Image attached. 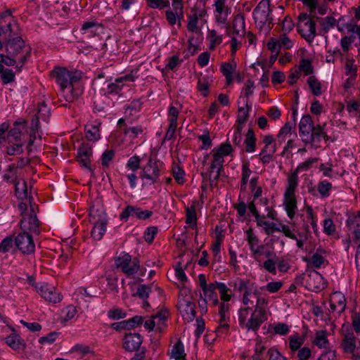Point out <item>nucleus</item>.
Wrapping results in <instances>:
<instances>
[{
  "instance_id": "obj_33",
  "label": "nucleus",
  "mask_w": 360,
  "mask_h": 360,
  "mask_svg": "<svg viewBox=\"0 0 360 360\" xmlns=\"http://www.w3.org/2000/svg\"><path fill=\"white\" fill-rule=\"evenodd\" d=\"M248 210H250V212H251V214L254 216V217L255 219V221L257 223V225L258 226L262 227L264 231V233L266 235H269L270 222L266 221L265 219L266 217V216L264 214L261 215L259 214V212L257 210V208L256 207L254 202H250L248 204Z\"/></svg>"
},
{
  "instance_id": "obj_47",
  "label": "nucleus",
  "mask_w": 360,
  "mask_h": 360,
  "mask_svg": "<svg viewBox=\"0 0 360 360\" xmlns=\"http://www.w3.org/2000/svg\"><path fill=\"white\" fill-rule=\"evenodd\" d=\"M15 195L18 198L24 200L28 197L27 185L25 180L20 178L15 182Z\"/></svg>"
},
{
  "instance_id": "obj_63",
  "label": "nucleus",
  "mask_w": 360,
  "mask_h": 360,
  "mask_svg": "<svg viewBox=\"0 0 360 360\" xmlns=\"http://www.w3.org/2000/svg\"><path fill=\"white\" fill-rule=\"evenodd\" d=\"M155 322V328L157 330L161 331L165 326L167 317L164 314H157L153 316Z\"/></svg>"
},
{
  "instance_id": "obj_51",
  "label": "nucleus",
  "mask_w": 360,
  "mask_h": 360,
  "mask_svg": "<svg viewBox=\"0 0 360 360\" xmlns=\"http://www.w3.org/2000/svg\"><path fill=\"white\" fill-rule=\"evenodd\" d=\"M307 84L313 95L319 96L322 94V84L314 76H310L307 79Z\"/></svg>"
},
{
  "instance_id": "obj_6",
  "label": "nucleus",
  "mask_w": 360,
  "mask_h": 360,
  "mask_svg": "<svg viewBox=\"0 0 360 360\" xmlns=\"http://www.w3.org/2000/svg\"><path fill=\"white\" fill-rule=\"evenodd\" d=\"M177 309L182 318L189 322L195 316V304L191 290L188 287H181L179 290Z\"/></svg>"
},
{
  "instance_id": "obj_54",
  "label": "nucleus",
  "mask_w": 360,
  "mask_h": 360,
  "mask_svg": "<svg viewBox=\"0 0 360 360\" xmlns=\"http://www.w3.org/2000/svg\"><path fill=\"white\" fill-rule=\"evenodd\" d=\"M245 150L248 153H252L256 148V138L252 130L250 129L245 139Z\"/></svg>"
},
{
  "instance_id": "obj_23",
  "label": "nucleus",
  "mask_w": 360,
  "mask_h": 360,
  "mask_svg": "<svg viewBox=\"0 0 360 360\" xmlns=\"http://www.w3.org/2000/svg\"><path fill=\"white\" fill-rule=\"evenodd\" d=\"M328 252L322 248H319L312 254V255L307 259L308 264L314 268L325 267L328 264L327 257Z\"/></svg>"
},
{
  "instance_id": "obj_15",
  "label": "nucleus",
  "mask_w": 360,
  "mask_h": 360,
  "mask_svg": "<svg viewBox=\"0 0 360 360\" xmlns=\"http://www.w3.org/2000/svg\"><path fill=\"white\" fill-rule=\"evenodd\" d=\"M181 110V106L177 103H172L168 109L167 120L169 127L165 134V139H172L178 126L177 120Z\"/></svg>"
},
{
  "instance_id": "obj_20",
  "label": "nucleus",
  "mask_w": 360,
  "mask_h": 360,
  "mask_svg": "<svg viewBox=\"0 0 360 360\" xmlns=\"http://www.w3.org/2000/svg\"><path fill=\"white\" fill-rule=\"evenodd\" d=\"M15 244L23 254H32L35 249L32 237L25 232L20 233L15 237Z\"/></svg>"
},
{
  "instance_id": "obj_4",
  "label": "nucleus",
  "mask_w": 360,
  "mask_h": 360,
  "mask_svg": "<svg viewBox=\"0 0 360 360\" xmlns=\"http://www.w3.org/2000/svg\"><path fill=\"white\" fill-rule=\"evenodd\" d=\"M326 127V124L314 127L310 115L303 116L299 124L300 136L305 143H310L314 148H317L320 147L319 143L321 138L326 141L331 139L328 134Z\"/></svg>"
},
{
  "instance_id": "obj_46",
  "label": "nucleus",
  "mask_w": 360,
  "mask_h": 360,
  "mask_svg": "<svg viewBox=\"0 0 360 360\" xmlns=\"http://www.w3.org/2000/svg\"><path fill=\"white\" fill-rule=\"evenodd\" d=\"M141 108V103L138 100L133 101L126 108L124 119L127 120L128 122H131L134 120V117L140 111Z\"/></svg>"
},
{
  "instance_id": "obj_7",
  "label": "nucleus",
  "mask_w": 360,
  "mask_h": 360,
  "mask_svg": "<svg viewBox=\"0 0 360 360\" xmlns=\"http://www.w3.org/2000/svg\"><path fill=\"white\" fill-rule=\"evenodd\" d=\"M89 221L94 225L91 236L96 240H100L105 231L108 219L105 211L102 205H94L89 211Z\"/></svg>"
},
{
  "instance_id": "obj_14",
  "label": "nucleus",
  "mask_w": 360,
  "mask_h": 360,
  "mask_svg": "<svg viewBox=\"0 0 360 360\" xmlns=\"http://www.w3.org/2000/svg\"><path fill=\"white\" fill-rule=\"evenodd\" d=\"M293 45V40L286 33H283L278 38H271L267 43V48L277 56L281 49H290Z\"/></svg>"
},
{
  "instance_id": "obj_27",
  "label": "nucleus",
  "mask_w": 360,
  "mask_h": 360,
  "mask_svg": "<svg viewBox=\"0 0 360 360\" xmlns=\"http://www.w3.org/2000/svg\"><path fill=\"white\" fill-rule=\"evenodd\" d=\"M92 156V148L88 144L82 145L77 151V160L80 165L91 172V157Z\"/></svg>"
},
{
  "instance_id": "obj_39",
  "label": "nucleus",
  "mask_w": 360,
  "mask_h": 360,
  "mask_svg": "<svg viewBox=\"0 0 360 360\" xmlns=\"http://www.w3.org/2000/svg\"><path fill=\"white\" fill-rule=\"evenodd\" d=\"M244 106H241L238 108V114L237 117V125L241 126L243 128L244 124L247 122L249 111L251 109L252 105L249 104V101L245 100L243 101Z\"/></svg>"
},
{
  "instance_id": "obj_1",
  "label": "nucleus",
  "mask_w": 360,
  "mask_h": 360,
  "mask_svg": "<svg viewBox=\"0 0 360 360\" xmlns=\"http://www.w3.org/2000/svg\"><path fill=\"white\" fill-rule=\"evenodd\" d=\"M229 285L243 292L242 303L244 307L238 311L240 326L248 330H257L268 319L269 300L260 295L257 285L250 279L238 277L229 281Z\"/></svg>"
},
{
  "instance_id": "obj_36",
  "label": "nucleus",
  "mask_w": 360,
  "mask_h": 360,
  "mask_svg": "<svg viewBox=\"0 0 360 360\" xmlns=\"http://www.w3.org/2000/svg\"><path fill=\"white\" fill-rule=\"evenodd\" d=\"M312 342L319 349H328L330 347V342L328 340V333L323 330H317L315 333Z\"/></svg>"
},
{
  "instance_id": "obj_3",
  "label": "nucleus",
  "mask_w": 360,
  "mask_h": 360,
  "mask_svg": "<svg viewBox=\"0 0 360 360\" xmlns=\"http://www.w3.org/2000/svg\"><path fill=\"white\" fill-rule=\"evenodd\" d=\"M51 76L60 86L63 97L67 101L72 102L80 94L79 89L75 84L80 80L82 72L70 71L65 68H55L51 72Z\"/></svg>"
},
{
  "instance_id": "obj_64",
  "label": "nucleus",
  "mask_w": 360,
  "mask_h": 360,
  "mask_svg": "<svg viewBox=\"0 0 360 360\" xmlns=\"http://www.w3.org/2000/svg\"><path fill=\"white\" fill-rule=\"evenodd\" d=\"M347 224L349 226V231L353 234L354 239L358 240L360 239V224L355 223V221H352L348 220Z\"/></svg>"
},
{
  "instance_id": "obj_53",
  "label": "nucleus",
  "mask_w": 360,
  "mask_h": 360,
  "mask_svg": "<svg viewBox=\"0 0 360 360\" xmlns=\"http://www.w3.org/2000/svg\"><path fill=\"white\" fill-rule=\"evenodd\" d=\"M8 146L6 149V153L8 155H20L23 152L22 142H18L12 141V139L8 140Z\"/></svg>"
},
{
  "instance_id": "obj_34",
  "label": "nucleus",
  "mask_w": 360,
  "mask_h": 360,
  "mask_svg": "<svg viewBox=\"0 0 360 360\" xmlns=\"http://www.w3.org/2000/svg\"><path fill=\"white\" fill-rule=\"evenodd\" d=\"M308 285L311 290L319 291L327 287V282L324 278L317 271L309 275Z\"/></svg>"
},
{
  "instance_id": "obj_18",
  "label": "nucleus",
  "mask_w": 360,
  "mask_h": 360,
  "mask_svg": "<svg viewBox=\"0 0 360 360\" xmlns=\"http://www.w3.org/2000/svg\"><path fill=\"white\" fill-rule=\"evenodd\" d=\"M20 226L24 231H29L34 233L39 232V221L37 219L34 207L31 203L30 212H22Z\"/></svg>"
},
{
  "instance_id": "obj_8",
  "label": "nucleus",
  "mask_w": 360,
  "mask_h": 360,
  "mask_svg": "<svg viewBox=\"0 0 360 360\" xmlns=\"http://www.w3.org/2000/svg\"><path fill=\"white\" fill-rule=\"evenodd\" d=\"M269 0H262L253 12L255 24L260 32L264 34L269 33L271 30V19Z\"/></svg>"
},
{
  "instance_id": "obj_31",
  "label": "nucleus",
  "mask_w": 360,
  "mask_h": 360,
  "mask_svg": "<svg viewBox=\"0 0 360 360\" xmlns=\"http://www.w3.org/2000/svg\"><path fill=\"white\" fill-rule=\"evenodd\" d=\"M207 12L204 9L195 10L188 17L187 28L189 32H198L200 28L198 26L199 22H205L203 19Z\"/></svg>"
},
{
  "instance_id": "obj_21",
  "label": "nucleus",
  "mask_w": 360,
  "mask_h": 360,
  "mask_svg": "<svg viewBox=\"0 0 360 360\" xmlns=\"http://www.w3.org/2000/svg\"><path fill=\"white\" fill-rule=\"evenodd\" d=\"M246 240L248 241L250 250H251L252 255L254 259L258 260L259 258L263 255L264 247L262 245H259V239L254 233L252 229H249L245 232Z\"/></svg>"
},
{
  "instance_id": "obj_24",
  "label": "nucleus",
  "mask_w": 360,
  "mask_h": 360,
  "mask_svg": "<svg viewBox=\"0 0 360 360\" xmlns=\"http://www.w3.org/2000/svg\"><path fill=\"white\" fill-rule=\"evenodd\" d=\"M153 212L149 210H143L140 207L129 205L120 214V219L127 220L129 217H134L139 219H146L150 217Z\"/></svg>"
},
{
  "instance_id": "obj_58",
  "label": "nucleus",
  "mask_w": 360,
  "mask_h": 360,
  "mask_svg": "<svg viewBox=\"0 0 360 360\" xmlns=\"http://www.w3.org/2000/svg\"><path fill=\"white\" fill-rule=\"evenodd\" d=\"M101 27V25L95 21H88L82 25V30L84 33H89V35L92 36Z\"/></svg>"
},
{
  "instance_id": "obj_5",
  "label": "nucleus",
  "mask_w": 360,
  "mask_h": 360,
  "mask_svg": "<svg viewBox=\"0 0 360 360\" xmlns=\"http://www.w3.org/2000/svg\"><path fill=\"white\" fill-rule=\"evenodd\" d=\"M233 149L231 145L228 143H221L219 147L213 148L210 153L212 157L210 178L217 179L219 177L220 172L223 169L224 158L229 156L233 153Z\"/></svg>"
},
{
  "instance_id": "obj_42",
  "label": "nucleus",
  "mask_w": 360,
  "mask_h": 360,
  "mask_svg": "<svg viewBox=\"0 0 360 360\" xmlns=\"http://www.w3.org/2000/svg\"><path fill=\"white\" fill-rule=\"evenodd\" d=\"M127 120L121 118L118 120V125L120 129L127 135H129L131 138L136 137L139 134L143 132V129L141 126L135 127H124L123 124L125 123Z\"/></svg>"
},
{
  "instance_id": "obj_30",
  "label": "nucleus",
  "mask_w": 360,
  "mask_h": 360,
  "mask_svg": "<svg viewBox=\"0 0 360 360\" xmlns=\"http://www.w3.org/2000/svg\"><path fill=\"white\" fill-rule=\"evenodd\" d=\"M142 342L143 337L140 334H126L123 338V347L129 352L138 351Z\"/></svg>"
},
{
  "instance_id": "obj_17",
  "label": "nucleus",
  "mask_w": 360,
  "mask_h": 360,
  "mask_svg": "<svg viewBox=\"0 0 360 360\" xmlns=\"http://www.w3.org/2000/svg\"><path fill=\"white\" fill-rule=\"evenodd\" d=\"M296 137V134L293 131L292 124L288 122L281 129L277 135L276 141L278 144L281 145L282 143L287 142L284 147V150H287L292 148L293 146V141Z\"/></svg>"
},
{
  "instance_id": "obj_32",
  "label": "nucleus",
  "mask_w": 360,
  "mask_h": 360,
  "mask_svg": "<svg viewBox=\"0 0 360 360\" xmlns=\"http://www.w3.org/2000/svg\"><path fill=\"white\" fill-rule=\"evenodd\" d=\"M330 307L332 312L340 314L346 308V298L340 292L332 293L330 298Z\"/></svg>"
},
{
  "instance_id": "obj_45",
  "label": "nucleus",
  "mask_w": 360,
  "mask_h": 360,
  "mask_svg": "<svg viewBox=\"0 0 360 360\" xmlns=\"http://www.w3.org/2000/svg\"><path fill=\"white\" fill-rule=\"evenodd\" d=\"M6 344L15 350H22L25 348L26 344L23 339L18 335H11L6 338Z\"/></svg>"
},
{
  "instance_id": "obj_10",
  "label": "nucleus",
  "mask_w": 360,
  "mask_h": 360,
  "mask_svg": "<svg viewBox=\"0 0 360 360\" xmlns=\"http://www.w3.org/2000/svg\"><path fill=\"white\" fill-rule=\"evenodd\" d=\"M6 52L16 59L18 63L20 64L19 70H20L30 56L31 48L26 45L22 39L16 38L8 44Z\"/></svg>"
},
{
  "instance_id": "obj_56",
  "label": "nucleus",
  "mask_w": 360,
  "mask_h": 360,
  "mask_svg": "<svg viewBox=\"0 0 360 360\" xmlns=\"http://www.w3.org/2000/svg\"><path fill=\"white\" fill-rule=\"evenodd\" d=\"M146 5L153 9H165L170 6V0H146Z\"/></svg>"
},
{
  "instance_id": "obj_41",
  "label": "nucleus",
  "mask_w": 360,
  "mask_h": 360,
  "mask_svg": "<svg viewBox=\"0 0 360 360\" xmlns=\"http://www.w3.org/2000/svg\"><path fill=\"white\" fill-rule=\"evenodd\" d=\"M236 69V64L235 63H222L220 66V70L226 77V82L228 85L233 82V73Z\"/></svg>"
},
{
  "instance_id": "obj_62",
  "label": "nucleus",
  "mask_w": 360,
  "mask_h": 360,
  "mask_svg": "<svg viewBox=\"0 0 360 360\" xmlns=\"http://www.w3.org/2000/svg\"><path fill=\"white\" fill-rule=\"evenodd\" d=\"M4 179L9 182L15 184L18 179L17 168L14 165H10L6 173L4 175Z\"/></svg>"
},
{
  "instance_id": "obj_57",
  "label": "nucleus",
  "mask_w": 360,
  "mask_h": 360,
  "mask_svg": "<svg viewBox=\"0 0 360 360\" xmlns=\"http://www.w3.org/2000/svg\"><path fill=\"white\" fill-rule=\"evenodd\" d=\"M254 89V82L250 79L246 81L241 90L240 98H243V101H248L249 96L253 94Z\"/></svg>"
},
{
  "instance_id": "obj_50",
  "label": "nucleus",
  "mask_w": 360,
  "mask_h": 360,
  "mask_svg": "<svg viewBox=\"0 0 360 360\" xmlns=\"http://www.w3.org/2000/svg\"><path fill=\"white\" fill-rule=\"evenodd\" d=\"M289 347L291 352H295L301 349L304 342V338L299 334L291 335L288 338Z\"/></svg>"
},
{
  "instance_id": "obj_12",
  "label": "nucleus",
  "mask_w": 360,
  "mask_h": 360,
  "mask_svg": "<svg viewBox=\"0 0 360 360\" xmlns=\"http://www.w3.org/2000/svg\"><path fill=\"white\" fill-rule=\"evenodd\" d=\"M297 30L308 41H311L316 36V25L313 18L306 14L301 13L298 17Z\"/></svg>"
},
{
  "instance_id": "obj_13",
  "label": "nucleus",
  "mask_w": 360,
  "mask_h": 360,
  "mask_svg": "<svg viewBox=\"0 0 360 360\" xmlns=\"http://www.w3.org/2000/svg\"><path fill=\"white\" fill-rule=\"evenodd\" d=\"M115 265L127 276L134 275L140 269L139 260L136 258L132 259L129 254L124 252L116 259Z\"/></svg>"
},
{
  "instance_id": "obj_48",
  "label": "nucleus",
  "mask_w": 360,
  "mask_h": 360,
  "mask_svg": "<svg viewBox=\"0 0 360 360\" xmlns=\"http://www.w3.org/2000/svg\"><path fill=\"white\" fill-rule=\"evenodd\" d=\"M170 358L175 360H186V353L181 342L179 341L174 344L169 352Z\"/></svg>"
},
{
  "instance_id": "obj_11",
  "label": "nucleus",
  "mask_w": 360,
  "mask_h": 360,
  "mask_svg": "<svg viewBox=\"0 0 360 360\" xmlns=\"http://www.w3.org/2000/svg\"><path fill=\"white\" fill-rule=\"evenodd\" d=\"M233 32L230 34L231 40L229 41L231 56H234L237 51L242 47V41L245 33V19L243 15L236 16L233 23Z\"/></svg>"
},
{
  "instance_id": "obj_2",
  "label": "nucleus",
  "mask_w": 360,
  "mask_h": 360,
  "mask_svg": "<svg viewBox=\"0 0 360 360\" xmlns=\"http://www.w3.org/2000/svg\"><path fill=\"white\" fill-rule=\"evenodd\" d=\"M318 162V158H310L306 161L300 163L296 169L288 176L287 186L285 189L283 199V205L288 217L292 219L297 211V202L295 196V191L298 186V173L308 170L311 165Z\"/></svg>"
},
{
  "instance_id": "obj_43",
  "label": "nucleus",
  "mask_w": 360,
  "mask_h": 360,
  "mask_svg": "<svg viewBox=\"0 0 360 360\" xmlns=\"http://www.w3.org/2000/svg\"><path fill=\"white\" fill-rule=\"evenodd\" d=\"M276 151V146H264L259 153L261 161L264 164H268L273 160L274 155Z\"/></svg>"
},
{
  "instance_id": "obj_16",
  "label": "nucleus",
  "mask_w": 360,
  "mask_h": 360,
  "mask_svg": "<svg viewBox=\"0 0 360 360\" xmlns=\"http://www.w3.org/2000/svg\"><path fill=\"white\" fill-rule=\"evenodd\" d=\"M37 292L46 301L57 303L61 301L60 293L52 285L40 283L36 285Z\"/></svg>"
},
{
  "instance_id": "obj_22",
  "label": "nucleus",
  "mask_w": 360,
  "mask_h": 360,
  "mask_svg": "<svg viewBox=\"0 0 360 360\" xmlns=\"http://www.w3.org/2000/svg\"><path fill=\"white\" fill-rule=\"evenodd\" d=\"M193 267V264L191 259L189 258L186 259V261L184 259L181 260L174 266L175 277L179 281L180 284L182 285L181 287H187L186 283L188 281V278L186 271L188 272L190 270H192Z\"/></svg>"
},
{
  "instance_id": "obj_52",
  "label": "nucleus",
  "mask_w": 360,
  "mask_h": 360,
  "mask_svg": "<svg viewBox=\"0 0 360 360\" xmlns=\"http://www.w3.org/2000/svg\"><path fill=\"white\" fill-rule=\"evenodd\" d=\"M258 178L253 177L250 181V189L252 194V200L251 202H254L255 204V201L262 197V188L261 186L257 185Z\"/></svg>"
},
{
  "instance_id": "obj_29",
  "label": "nucleus",
  "mask_w": 360,
  "mask_h": 360,
  "mask_svg": "<svg viewBox=\"0 0 360 360\" xmlns=\"http://www.w3.org/2000/svg\"><path fill=\"white\" fill-rule=\"evenodd\" d=\"M214 15L216 22L220 25H225L231 13V9L228 7L226 2L214 1Z\"/></svg>"
},
{
  "instance_id": "obj_55",
  "label": "nucleus",
  "mask_w": 360,
  "mask_h": 360,
  "mask_svg": "<svg viewBox=\"0 0 360 360\" xmlns=\"http://www.w3.org/2000/svg\"><path fill=\"white\" fill-rule=\"evenodd\" d=\"M196 209L195 205H192L191 206L186 208V223L189 224L191 227L193 228L196 226Z\"/></svg>"
},
{
  "instance_id": "obj_37",
  "label": "nucleus",
  "mask_w": 360,
  "mask_h": 360,
  "mask_svg": "<svg viewBox=\"0 0 360 360\" xmlns=\"http://www.w3.org/2000/svg\"><path fill=\"white\" fill-rule=\"evenodd\" d=\"M208 47L210 51H214L223 41V35L219 34L215 30H208L207 34Z\"/></svg>"
},
{
  "instance_id": "obj_60",
  "label": "nucleus",
  "mask_w": 360,
  "mask_h": 360,
  "mask_svg": "<svg viewBox=\"0 0 360 360\" xmlns=\"http://www.w3.org/2000/svg\"><path fill=\"white\" fill-rule=\"evenodd\" d=\"M153 285H139L137 288L136 295L139 296L142 300H146L148 297L149 294L152 291Z\"/></svg>"
},
{
  "instance_id": "obj_40",
  "label": "nucleus",
  "mask_w": 360,
  "mask_h": 360,
  "mask_svg": "<svg viewBox=\"0 0 360 360\" xmlns=\"http://www.w3.org/2000/svg\"><path fill=\"white\" fill-rule=\"evenodd\" d=\"M135 79V76L131 72V74L127 75L124 77L117 78L115 83H112L108 85V90L110 93H118L122 86L123 82H133Z\"/></svg>"
},
{
  "instance_id": "obj_19",
  "label": "nucleus",
  "mask_w": 360,
  "mask_h": 360,
  "mask_svg": "<svg viewBox=\"0 0 360 360\" xmlns=\"http://www.w3.org/2000/svg\"><path fill=\"white\" fill-rule=\"evenodd\" d=\"M218 326L216 328V333L218 336H222L229 333L230 328V309H227V306H222L221 309H218L217 313Z\"/></svg>"
},
{
  "instance_id": "obj_44",
  "label": "nucleus",
  "mask_w": 360,
  "mask_h": 360,
  "mask_svg": "<svg viewBox=\"0 0 360 360\" xmlns=\"http://www.w3.org/2000/svg\"><path fill=\"white\" fill-rule=\"evenodd\" d=\"M25 129V122H18L15 123L14 127L12 128L8 132V140L12 139V141L22 142L21 140V136L22 134V131Z\"/></svg>"
},
{
  "instance_id": "obj_35",
  "label": "nucleus",
  "mask_w": 360,
  "mask_h": 360,
  "mask_svg": "<svg viewBox=\"0 0 360 360\" xmlns=\"http://www.w3.org/2000/svg\"><path fill=\"white\" fill-rule=\"evenodd\" d=\"M101 125V122L96 120L90 124H88L85 127L86 129V138L90 141H97L101 138L100 127Z\"/></svg>"
},
{
  "instance_id": "obj_59",
  "label": "nucleus",
  "mask_w": 360,
  "mask_h": 360,
  "mask_svg": "<svg viewBox=\"0 0 360 360\" xmlns=\"http://www.w3.org/2000/svg\"><path fill=\"white\" fill-rule=\"evenodd\" d=\"M318 191L322 198L328 197L332 188V184L327 181H322L318 184Z\"/></svg>"
},
{
  "instance_id": "obj_38",
  "label": "nucleus",
  "mask_w": 360,
  "mask_h": 360,
  "mask_svg": "<svg viewBox=\"0 0 360 360\" xmlns=\"http://www.w3.org/2000/svg\"><path fill=\"white\" fill-rule=\"evenodd\" d=\"M269 200L267 198H259L255 201V206H259V208L264 207V210L266 212V218L271 219L272 220L276 219L277 212L273 208V207L269 206Z\"/></svg>"
},
{
  "instance_id": "obj_49",
  "label": "nucleus",
  "mask_w": 360,
  "mask_h": 360,
  "mask_svg": "<svg viewBox=\"0 0 360 360\" xmlns=\"http://www.w3.org/2000/svg\"><path fill=\"white\" fill-rule=\"evenodd\" d=\"M212 82V79L207 76H203L199 78L197 84V89L201 95L203 96L208 95Z\"/></svg>"
},
{
  "instance_id": "obj_26",
  "label": "nucleus",
  "mask_w": 360,
  "mask_h": 360,
  "mask_svg": "<svg viewBox=\"0 0 360 360\" xmlns=\"http://www.w3.org/2000/svg\"><path fill=\"white\" fill-rule=\"evenodd\" d=\"M342 333L344 336L342 347L345 352H353L356 348V338L352 327L349 324H344L342 327Z\"/></svg>"
},
{
  "instance_id": "obj_25",
  "label": "nucleus",
  "mask_w": 360,
  "mask_h": 360,
  "mask_svg": "<svg viewBox=\"0 0 360 360\" xmlns=\"http://www.w3.org/2000/svg\"><path fill=\"white\" fill-rule=\"evenodd\" d=\"M215 285L217 286L220 296L218 309H221L222 306H227V309H230L231 304L229 302L234 297L233 290L229 288L226 284L222 282H215Z\"/></svg>"
},
{
  "instance_id": "obj_9",
  "label": "nucleus",
  "mask_w": 360,
  "mask_h": 360,
  "mask_svg": "<svg viewBox=\"0 0 360 360\" xmlns=\"http://www.w3.org/2000/svg\"><path fill=\"white\" fill-rule=\"evenodd\" d=\"M163 169L162 162L150 157L147 164L141 167L139 176L143 184H153L158 182Z\"/></svg>"
},
{
  "instance_id": "obj_28",
  "label": "nucleus",
  "mask_w": 360,
  "mask_h": 360,
  "mask_svg": "<svg viewBox=\"0 0 360 360\" xmlns=\"http://www.w3.org/2000/svg\"><path fill=\"white\" fill-rule=\"evenodd\" d=\"M217 286L215 282L208 284V287L202 290V293L200 295L201 298L205 304L211 306L216 307L219 305L218 295L217 292Z\"/></svg>"
},
{
  "instance_id": "obj_61",
  "label": "nucleus",
  "mask_w": 360,
  "mask_h": 360,
  "mask_svg": "<svg viewBox=\"0 0 360 360\" xmlns=\"http://www.w3.org/2000/svg\"><path fill=\"white\" fill-rule=\"evenodd\" d=\"M285 358L281 353L275 348L271 347L269 349L265 354L264 359L261 360H284Z\"/></svg>"
}]
</instances>
